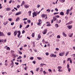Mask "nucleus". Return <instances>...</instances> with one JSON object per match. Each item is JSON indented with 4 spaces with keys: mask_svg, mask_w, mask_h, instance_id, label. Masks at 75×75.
<instances>
[{
    "mask_svg": "<svg viewBox=\"0 0 75 75\" xmlns=\"http://www.w3.org/2000/svg\"><path fill=\"white\" fill-rule=\"evenodd\" d=\"M41 17H42V18H44L45 17L46 18L45 19H46V18H47V16L46 14H42L41 15Z\"/></svg>",
    "mask_w": 75,
    "mask_h": 75,
    "instance_id": "nucleus-1",
    "label": "nucleus"
},
{
    "mask_svg": "<svg viewBox=\"0 0 75 75\" xmlns=\"http://www.w3.org/2000/svg\"><path fill=\"white\" fill-rule=\"evenodd\" d=\"M50 57H57V55L55 54H54L53 53H52L50 54Z\"/></svg>",
    "mask_w": 75,
    "mask_h": 75,
    "instance_id": "nucleus-2",
    "label": "nucleus"
},
{
    "mask_svg": "<svg viewBox=\"0 0 75 75\" xmlns=\"http://www.w3.org/2000/svg\"><path fill=\"white\" fill-rule=\"evenodd\" d=\"M39 22L37 23L38 25H39L41 24V23H42V21L41 19H39L38 20Z\"/></svg>",
    "mask_w": 75,
    "mask_h": 75,
    "instance_id": "nucleus-3",
    "label": "nucleus"
},
{
    "mask_svg": "<svg viewBox=\"0 0 75 75\" xmlns=\"http://www.w3.org/2000/svg\"><path fill=\"white\" fill-rule=\"evenodd\" d=\"M47 32V29H45L42 32V33L43 34H46V33Z\"/></svg>",
    "mask_w": 75,
    "mask_h": 75,
    "instance_id": "nucleus-4",
    "label": "nucleus"
},
{
    "mask_svg": "<svg viewBox=\"0 0 75 75\" xmlns=\"http://www.w3.org/2000/svg\"><path fill=\"white\" fill-rule=\"evenodd\" d=\"M46 24H47L46 25V26L47 27H48L49 26H51V24H50V22H47L46 23Z\"/></svg>",
    "mask_w": 75,
    "mask_h": 75,
    "instance_id": "nucleus-5",
    "label": "nucleus"
},
{
    "mask_svg": "<svg viewBox=\"0 0 75 75\" xmlns=\"http://www.w3.org/2000/svg\"><path fill=\"white\" fill-rule=\"evenodd\" d=\"M65 54V52H62L59 53V56H63Z\"/></svg>",
    "mask_w": 75,
    "mask_h": 75,
    "instance_id": "nucleus-6",
    "label": "nucleus"
},
{
    "mask_svg": "<svg viewBox=\"0 0 75 75\" xmlns=\"http://www.w3.org/2000/svg\"><path fill=\"white\" fill-rule=\"evenodd\" d=\"M3 36H5V35L4 34L3 32H1V31H0V37H2Z\"/></svg>",
    "mask_w": 75,
    "mask_h": 75,
    "instance_id": "nucleus-7",
    "label": "nucleus"
},
{
    "mask_svg": "<svg viewBox=\"0 0 75 75\" xmlns=\"http://www.w3.org/2000/svg\"><path fill=\"white\" fill-rule=\"evenodd\" d=\"M24 6L25 7V8H28L30 7V6L27 4L25 5Z\"/></svg>",
    "mask_w": 75,
    "mask_h": 75,
    "instance_id": "nucleus-8",
    "label": "nucleus"
},
{
    "mask_svg": "<svg viewBox=\"0 0 75 75\" xmlns=\"http://www.w3.org/2000/svg\"><path fill=\"white\" fill-rule=\"evenodd\" d=\"M18 34H19L17 35L18 37V38H19V37H20V34H21V32H20V31H18Z\"/></svg>",
    "mask_w": 75,
    "mask_h": 75,
    "instance_id": "nucleus-9",
    "label": "nucleus"
},
{
    "mask_svg": "<svg viewBox=\"0 0 75 75\" xmlns=\"http://www.w3.org/2000/svg\"><path fill=\"white\" fill-rule=\"evenodd\" d=\"M72 21H71L69 22V23H66V25H69V24H72Z\"/></svg>",
    "mask_w": 75,
    "mask_h": 75,
    "instance_id": "nucleus-10",
    "label": "nucleus"
},
{
    "mask_svg": "<svg viewBox=\"0 0 75 75\" xmlns=\"http://www.w3.org/2000/svg\"><path fill=\"white\" fill-rule=\"evenodd\" d=\"M6 10L7 11H10V10H11V8H6Z\"/></svg>",
    "mask_w": 75,
    "mask_h": 75,
    "instance_id": "nucleus-11",
    "label": "nucleus"
},
{
    "mask_svg": "<svg viewBox=\"0 0 75 75\" xmlns=\"http://www.w3.org/2000/svg\"><path fill=\"white\" fill-rule=\"evenodd\" d=\"M62 67H61V66H59L58 67H57V68L58 69V71L59 72L60 71V69H61V68H62Z\"/></svg>",
    "mask_w": 75,
    "mask_h": 75,
    "instance_id": "nucleus-12",
    "label": "nucleus"
},
{
    "mask_svg": "<svg viewBox=\"0 0 75 75\" xmlns=\"http://www.w3.org/2000/svg\"><path fill=\"white\" fill-rule=\"evenodd\" d=\"M21 12H18L17 13H16V16H18V15H20V14H21Z\"/></svg>",
    "mask_w": 75,
    "mask_h": 75,
    "instance_id": "nucleus-13",
    "label": "nucleus"
},
{
    "mask_svg": "<svg viewBox=\"0 0 75 75\" xmlns=\"http://www.w3.org/2000/svg\"><path fill=\"white\" fill-rule=\"evenodd\" d=\"M17 31H15L14 33V36H16L17 35Z\"/></svg>",
    "mask_w": 75,
    "mask_h": 75,
    "instance_id": "nucleus-14",
    "label": "nucleus"
},
{
    "mask_svg": "<svg viewBox=\"0 0 75 75\" xmlns=\"http://www.w3.org/2000/svg\"><path fill=\"white\" fill-rule=\"evenodd\" d=\"M60 15L61 16H64V13L63 12H61L60 13Z\"/></svg>",
    "mask_w": 75,
    "mask_h": 75,
    "instance_id": "nucleus-15",
    "label": "nucleus"
},
{
    "mask_svg": "<svg viewBox=\"0 0 75 75\" xmlns=\"http://www.w3.org/2000/svg\"><path fill=\"white\" fill-rule=\"evenodd\" d=\"M24 4H25V2L24 1H22V2L21 5V6H23V5H24Z\"/></svg>",
    "mask_w": 75,
    "mask_h": 75,
    "instance_id": "nucleus-16",
    "label": "nucleus"
},
{
    "mask_svg": "<svg viewBox=\"0 0 75 75\" xmlns=\"http://www.w3.org/2000/svg\"><path fill=\"white\" fill-rule=\"evenodd\" d=\"M37 13L35 12V11L33 13V15H34L35 16H37Z\"/></svg>",
    "mask_w": 75,
    "mask_h": 75,
    "instance_id": "nucleus-17",
    "label": "nucleus"
},
{
    "mask_svg": "<svg viewBox=\"0 0 75 75\" xmlns=\"http://www.w3.org/2000/svg\"><path fill=\"white\" fill-rule=\"evenodd\" d=\"M61 22V20H59V19L57 20V23H60Z\"/></svg>",
    "mask_w": 75,
    "mask_h": 75,
    "instance_id": "nucleus-18",
    "label": "nucleus"
},
{
    "mask_svg": "<svg viewBox=\"0 0 75 75\" xmlns=\"http://www.w3.org/2000/svg\"><path fill=\"white\" fill-rule=\"evenodd\" d=\"M69 9H68L66 11V14H69Z\"/></svg>",
    "mask_w": 75,
    "mask_h": 75,
    "instance_id": "nucleus-19",
    "label": "nucleus"
},
{
    "mask_svg": "<svg viewBox=\"0 0 75 75\" xmlns=\"http://www.w3.org/2000/svg\"><path fill=\"white\" fill-rule=\"evenodd\" d=\"M8 23V21H6L5 22H4L3 23V24L4 25H6V24H7Z\"/></svg>",
    "mask_w": 75,
    "mask_h": 75,
    "instance_id": "nucleus-20",
    "label": "nucleus"
},
{
    "mask_svg": "<svg viewBox=\"0 0 75 75\" xmlns=\"http://www.w3.org/2000/svg\"><path fill=\"white\" fill-rule=\"evenodd\" d=\"M69 37H72V36L73 35V33H72L71 34H69Z\"/></svg>",
    "mask_w": 75,
    "mask_h": 75,
    "instance_id": "nucleus-21",
    "label": "nucleus"
},
{
    "mask_svg": "<svg viewBox=\"0 0 75 75\" xmlns=\"http://www.w3.org/2000/svg\"><path fill=\"white\" fill-rule=\"evenodd\" d=\"M59 1L61 3H64L65 1V0H59Z\"/></svg>",
    "mask_w": 75,
    "mask_h": 75,
    "instance_id": "nucleus-22",
    "label": "nucleus"
},
{
    "mask_svg": "<svg viewBox=\"0 0 75 75\" xmlns=\"http://www.w3.org/2000/svg\"><path fill=\"white\" fill-rule=\"evenodd\" d=\"M67 27L69 30H70L72 28V26L68 25L67 26Z\"/></svg>",
    "mask_w": 75,
    "mask_h": 75,
    "instance_id": "nucleus-23",
    "label": "nucleus"
},
{
    "mask_svg": "<svg viewBox=\"0 0 75 75\" xmlns=\"http://www.w3.org/2000/svg\"><path fill=\"white\" fill-rule=\"evenodd\" d=\"M32 37H35V33H32Z\"/></svg>",
    "mask_w": 75,
    "mask_h": 75,
    "instance_id": "nucleus-24",
    "label": "nucleus"
},
{
    "mask_svg": "<svg viewBox=\"0 0 75 75\" xmlns=\"http://www.w3.org/2000/svg\"><path fill=\"white\" fill-rule=\"evenodd\" d=\"M10 66H11V68H13L14 66V64L11 63L10 64Z\"/></svg>",
    "mask_w": 75,
    "mask_h": 75,
    "instance_id": "nucleus-25",
    "label": "nucleus"
},
{
    "mask_svg": "<svg viewBox=\"0 0 75 75\" xmlns=\"http://www.w3.org/2000/svg\"><path fill=\"white\" fill-rule=\"evenodd\" d=\"M7 60H6L5 61V64L6 66H7Z\"/></svg>",
    "mask_w": 75,
    "mask_h": 75,
    "instance_id": "nucleus-26",
    "label": "nucleus"
},
{
    "mask_svg": "<svg viewBox=\"0 0 75 75\" xmlns=\"http://www.w3.org/2000/svg\"><path fill=\"white\" fill-rule=\"evenodd\" d=\"M47 12H48V13H50V11H51V10L50 9H48L47 10Z\"/></svg>",
    "mask_w": 75,
    "mask_h": 75,
    "instance_id": "nucleus-27",
    "label": "nucleus"
},
{
    "mask_svg": "<svg viewBox=\"0 0 75 75\" xmlns=\"http://www.w3.org/2000/svg\"><path fill=\"white\" fill-rule=\"evenodd\" d=\"M62 34H63V36H64V37H67V35L65 34V33H63Z\"/></svg>",
    "mask_w": 75,
    "mask_h": 75,
    "instance_id": "nucleus-28",
    "label": "nucleus"
},
{
    "mask_svg": "<svg viewBox=\"0 0 75 75\" xmlns=\"http://www.w3.org/2000/svg\"><path fill=\"white\" fill-rule=\"evenodd\" d=\"M21 58H22V57H21V56H19L17 58V59H21Z\"/></svg>",
    "mask_w": 75,
    "mask_h": 75,
    "instance_id": "nucleus-29",
    "label": "nucleus"
},
{
    "mask_svg": "<svg viewBox=\"0 0 75 75\" xmlns=\"http://www.w3.org/2000/svg\"><path fill=\"white\" fill-rule=\"evenodd\" d=\"M69 54V52H67L65 54V56L67 57V55H68V54Z\"/></svg>",
    "mask_w": 75,
    "mask_h": 75,
    "instance_id": "nucleus-30",
    "label": "nucleus"
},
{
    "mask_svg": "<svg viewBox=\"0 0 75 75\" xmlns=\"http://www.w3.org/2000/svg\"><path fill=\"white\" fill-rule=\"evenodd\" d=\"M55 26L56 27H57V28H58V27H59V26L58 25V24H56L55 25Z\"/></svg>",
    "mask_w": 75,
    "mask_h": 75,
    "instance_id": "nucleus-31",
    "label": "nucleus"
},
{
    "mask_svg": "<svg viewBox=\"0 0 75 75\" xmlns=\"http://www.w3.org/2000/svg\"><path fill=\"white\" fill-rule=\"evenodd\" d=\"M6 49L7 50H10V48L9 47H7L6 48Z\"/></svg>",
    "mask_w": 75,
    "mask_h": 75,
    "instance_id": "nucleus-32",
    "label": "nucleus"
},
{
    "mask_svg": "<svg viewBox=\"0 0 75 75\" xmlns=\"http://www.w3.org/2000/svg\"><path fill=\"white\" fill-rule=\"evenodd\" d=\"M44 65H46V64H40V66H42V67Z\"/></svg>",
    "mask_w": 75,
    "mask_h": 75,
    "instance_id": "nucleus-33",
    "label": "nucleus"
},
{
    "mask_svg": "<svg viewBox=\"0 0 75 75\" xmlns=\"http://www.w3.org/2000/svg\"><path fill=\"white\" fill-rule=\"evenodd\" d=\"M28 13H29V16H31V11H29Z\"/></svg>",
    "mask_w": 75,
    "mask_h": 75,
    "instance_id": "nucleus-34",
    "label": "nucleus"
},
{
    "mask_svg": "<svg viewBox=\"0 0 75 75\" xmlns=\"http://www.w3.org/2000/svg\"><path fill=\"white\" fill-rule=\"evenodd\" d=\"M42 71H43V69H42V68H41V69L40 71V72L42 73Z\"/></svg>",
    "mask_w": 75,
    "mask_h": 75,
    "instance_id": "nucleus-35",
    "label": "nucleus"
},
{
    "mask_svg": "<svg viewBox=\"0 0 75 75\" xmlns=\"http://www.w3.org/2000/svg\"><path fill=\"white\" fill-rule=\"evenodd\" d=\"M38 38H39V39L41 38V35H40V34L38 35Z\"/></svg>",
    "mask_w": 75,
    "mask_h": 75,
    "instance_id": "nucleus-36",
    "label": "nucleus"
},
{
    "mask_svg": "<svg viewBox=\"0 0 75 75\" xmlns=\"http://www.w3.org/2000/svg\"><path fill=\"white\" fill-rule=\"evenodd\" d=\"M7 34H8V35H11V33L10 32H8L7 33Z\"/></svg>",
    "mask_w": 75,
    "mask_h": 75,
    "instance_id": "nucleus-37",
    "label": "nucleus"
},
{
    "mask_svg": "<svg viewBox=\"0 0 75 75\" xmlns=\"http://www.w3.org/2000/svg\"><path fill=\"white\" fill-rule=\"evenodd\" d=\"M71 59V58H69L67 59V61H69V60H70V59Z\"/></svg>",
    "mask_w": 75,
    "mask_h": 75,
    "instance_id": "nucleus-38",
    "label": "nucleus"
},
{
    "mask_svg": "<svg viewBox=\"0 0 75 75\" xmlns=\"http://www.w3.org/2000/svg\"><path fill=\"white\" fill-rule=\"evenodd\" d=\"M57 38H60L61 37H60L59 35H58L57 36Z\"/></svg>",
    "mask_w": 75,
    "mask_h": 75,
    "instance_id": "nucleus-39",
    "label": "nucleus"
},
{
    "mask_svg": "<svg viewBox=\"0 0 75 75\" xmlns=\"http://www.w3.org/2000/svg\"><path fill=\"white\" fill-rule=\"evenodd\" d=\"M67 69L69 68V64H67Z\"/></svg>",
    "mask_w": 75,
    "mask_h": 75,
    "instance_id": "nucleus-40",
    "label": "nucleus"
},
{
    "mask_svg": "<svg viewBox=\"0 0 75 75\" xmlns=\"http://www.w3.org/2000/svg\"><path fill=\"white\" fill-rule=\"evenodd\" d=\"M54 10H55L56 11H58V8H55Z\"/></svg>",
    "mask_w": 75,
    "mask_h": 75,
    "instance_id": "nucleus-41",
    "label": "nucleus"
},
{
    "mask_svg": "<svg viewBox=\"0 0 75 75\" xmlns=\"http://www.w3.org/2000/svg\"><path fill=\"white\" fill-rule=\"evenodd\" d=\"M30 27V25H27L26 26V27H25V28H28V27Z\"/></svg>",
    "mask_w": 75,
    "mask_h": 75,
    "instance_id": "nucleus-42",
    "label": "nucleus"
},
{
    "mask_svg": "<svg viewBox=\"0 0 75 75\" xmlns=\"http://www.w3.org/2000/svg\"><path fill=\"white\" fill-rule=\"evenodd\" d=\"M3 42V40L2 39L1 40L0 39V42Z\"/></svg>",
    "mask_w": 75,
    "mask_h": 75,
    "instance_id": "nucleus-43",
    "label": "nucleus"
},
{
    "mask_svg": "<svg viewBox=\"0 0 75 75\" xmlns=\"http://www.w3.org/2000/svg\"><path fill=\"white\" fill-rule=\"evenodd\" d=\"M40 7V5L38 4L37 6V8H39Z\"/></svg>",
    "mask_w": 75,
    "mask_h": 75,
    "instance_id": "nucleus-44",
    "label": "nucleus"
},
{
    "mask_svg": "<svg viewBox=\"0 0 75 75\" xmlns=\"http://www.w3.org/2000/svg\"><path fill=\"white\" fill-rule=\"evenodd\" d=\"M45 54H46V55L48 56V55H49V53H48V52H46Z\"/></svg>",
    "mask_w": 75,
    "mask_h": 75,
    "instance_id": "nucleus-45",
    "label": "nucleus"
},
{
    "mask_svg": "<svg viewBox=\"0 0 75 75\" xmlns=\"http://www.w3.org/2000/svg\"><path fill=\"white\" fill-rule=\"evenodd\" d=\"M59 13L58 12H55V13H54V15H55L56 14H58Z\"/></svg>",
    "mask_w": 75,
    "mask_h": 75,
    "instance_id": "nucleus-46",
    "label": "nucleus"
},
{
    "mask_svg": "<svg viewBox=\"0 0 75 75\" xmlns=\"http://www.w3.org/2000/svg\"><path fill=\"white\" fill-rule=\"evenodd\" d=\"M18 51L19 54H20L21 55V54H22V53L21 52H20V51Z\"/></svg>",
    "mask_w": 75,
    "mask_h": 75,
    "instance_id": "nucleus-47",
    "label": "nucleus"
},
{
    "mask_svg": "<svg viewBox=\"0 0 75 75\" xmlns=\"http://www.w3.org/2000/svg\"><path fill=\"white\" fill-rule=\"evenodd\" d=\"M20 5H17V8H20Z\"/></svg>",
    "mask_w": 75,
    "mask_h": 75,
    "instance_id": "nucleus-48",
    "label": "nucleus"
},
{
    "mask_svg": "<svg viewBox=\"0 0 75 75\" xmlns=\"http://www.w3.org/2000/svg\"><path fill=\"white\" fill-rule=\"evenodd\" d=\"M37 58L38 59H39V60H40L41 58L40 57H37Z\"/></svg>",
    "mask_w": 75,
    "mask_h": 75,
    "instance_id": "nucleus-49",
    "label": "nucleus"
},
{
    "mask_svg": "<svg viewBox=\"0 0 75 75\" xmlns=\"http://www.w3.org/2000/svg\"><path fill=\"white\" fill-rule=\"evenodd\" d=\"M11 14H12V12H10L8 13V15H9V16H10Z\"/></svg>",
    "mask_w": 75,
    "mask_h": 75,
    "instance_id": "nucleus-50",
    "label": "nucleus"
},
{
    "mask_svg": "<svg viewBox=\"0 0 75 75\" xmlns=\"http://www.w3.org/2000/svg\"><path fill=\"white\" fill-rule=\"evenodd\" d=\"M27 22H28V23H30L31 22V21L30 20H28L27 21Z\"/></svg>",
    "mask_w": 75,
    "mask_h": 75,
    "instance_id": "nucleus-51",
    "label": "nucleus"
},
{
    "mask_svg": "<svg viewBox=\"0 0 75 75\" xmlns=\"http://www.w3.org/2000/svg\"><path fill=\"white\" fill-rule=\"evenodd\" d=\"M55 17H57V18H59V15H57L55 16Z\"/></svg>",
    "mask_w": 75,
    "mask_h": 75,
    "instance_id": "nucleus-52",
    "label": "nucleus"
},
{
    "mask_svg": "<svg viewBox=\"0 0 75 75\" xmlns=\"http://www.w3.org/2000/svg\"><path fill=\"white\" fill-rule=\"evenodd\" d=\"M62 44H63V45H65V42H64V41L62 42Z\"/></svg>",
    "mask_w": 75,
    "mask_h": 75,
    "instance_id": "nucleus-53",
    "label": "nucleus"
},
{
    "mask_svg": "<svg viewBox=\"0 0 75 75\" xmlns=\"http://www.w3.org/2000/svg\"><path fill=\"white\" fill-rule=\"evenodd\" d=\"M30 59H31V60H33V59H34V58L33 57H31L30 58Z\"/></svg>",
    "mask_w": 75,
    "mask_h": 75,
    "instance_id": "nucleus-54",
    "label": "nucleus"
},
{
    "mask_svg": "<svg viewBox=\"0 0 75 75\" xmlns=\"http://www.w3.org/2000/svg\"><path fill=\"white\" fill-rule=\"evenodd\" d=\"M14 22L11 23V25H14Z\"/></svg>",
    "mask_w": 75,
    "mask_h": 75,
    "instance_id": "nucleus-55",
    "label": "nucleus"
},
{
    "mask_svg": "<svg viewBox=\"0 0 75 75\" xmlns=\"http://www.w3.org/2000/svg\"><path fill=\"white\" fill-rule=\"evenodd\" d=\"M44 75H45L46 74V72L45 71H43Z\"/></svg>",
    "mask_w": 75,
    "mask_h": 75,
    "instance_id": "nucleus-56",
    "label": "nucleus"
},
{
    "mask_svg": "<svg viewBox=\"0 0 75 75\" xmlns=\"http://www.w3.org/2000/svg\"><path fill=\"white\" fill-rule=\"evenodd\" d=\"M36 62L35 61H33V63L35 64Z\"/></svg>",
    "mask_w": 75,
    "mask_h": 75,
    "instance_id": "nucleus-57",
    "label": "nucleus"
},
{
    "mask_svg": "<svg viewBox=\"0 0 75 75\" xmlns=\"http://www.w3.org/2000/svg\"><path fill=\"white\" fill-rule=\"evenodd\" d=\"M68 69V71H69V72H70V71H71V69L69 68Z\"/></svg>",
    "mask_w": 75,
    "mask_h": 75,
    "instance_id": "nucleus-58",
    "label": "nucleus"
},
{
    "mask_svg": "<svg viewBox=\"0 0 75 75\" xmlns=\"http://www.w3.org/2000/svg\"><path fill=\"white\" fill-rule=\"evenodd\" d=\"M24 33H25V30H23V31L22 32V33L24 34Z\"/></svg>",
    "mask_w": 75,
    "mask_h": 75,
    "instance_id": "nucleus-59",
    "label": "nucleus"
},
{
    "mask_svg": "<svg viewBox=\"0 0 75 75\" xmlns=\"http://www.w3.org/2000/svg\"><path fill=\"white\" fill-rule=\"evenodd\" d=\"M15 64H16V65H18L19 64L18 63V62H15Z\"/></svg>",
    "mask_w": 75,
    "mask_h": 75,
    "instance_id": "nucleus-60",
    "label": "nucleus"
},
{
    "mask_svg": "<svg viewBox=\"0 0 75 75\" xmlns=\"http://www.w3.org/2000/svg\"><path fill=\"white\" fill-rule=\"evenodd\" d=\"M11 62H12L11 64H14V62H13V61L12 60H11Z\"/></svg>",
    "mask_w": 75,
    "mask_h": 75,
    "instance_id": "nucleus-61",
    "label": "nucleus"
},
{
    "mask_svg": "<svg viewBox=\"0 0 75 75\" xmlns=\"http://www.w3.org/2000/svg\"><path fill=\"white\" fill-rule=\"evenodd\" d=\"M42 42L44 43V42H45V40H44V39H43L42 40Z\"/></svg>",
    "mask_w": 75,
    "mask_h": 75,
    "instance_id": "nucleus-62",
    "label": "nucleus"
},
{
    "mask_svg": "<svg viewBox=\"0 0 75 75\" xmlns=\"http://www.w3.org/2000/svg\"><path fill=\"white\" fill-rule=\"evenodd\" d=\"M19 27H20V28H21V27H22V25H20Z\"/></svg>",
    "mask_w": 75,
    "mask_h": 75,
    "instance_id": "nucleus-63",
    "label": "nucleus"
},
{
    "mask_svg": "<svg viewBox=\"0 0 75 75\" xmlns=\"http://www.w3.org/2000/svg\"><path fill=\"white\" fill-rule=\"evenodd\" d=\"M72 55L73 56V57H75V54H73Z\"/></svg>",
    "mask_w": 75,
    "mask_h": 75,
    "instance_id": "nucleus-64",
    "label": "nucleus"
}]
</instances>
